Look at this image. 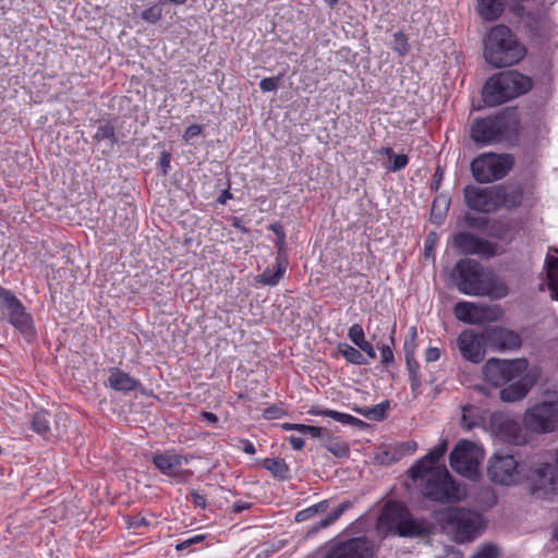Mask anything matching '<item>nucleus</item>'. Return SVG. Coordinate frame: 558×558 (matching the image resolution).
I'll list each match as a JSON object with an SVG mask.
<instances>
[{
  "label": "nucleus",
  "mask_w": 558,
  "mask_h": 558,
  "mask_svg": "<svg viewBox=\"0 0 558 558\" xmlns=\"http://www.w3.org/2000/svg\"><path fill=\"white\" fill-rule=\"evenodd\" d=\"M447 451V440H441L409 470L410 477L418 482L424 497L441 502H459L466 497L465 486L457 483L445 465L438 462Z\"/></svg>",
  "instance_id": "1"
},
{
  "label": "nucleus",
  "mask_w": 558,
  "mask_h": 558,
  "mask_svg": "<svg viewBox=\"0 0 558 558\" xmlns=\"http://www.w3.org/2000/svg\"><path fill=\"white\" fill-rule=\"evenodd\" d=\"M483 374L488 384L501 388L499 397L504 402L523 400L538 378V372L530 368L525 359H489Z\"/></svg>",
  "instance_id": "2"
},
{
  "label": "nucleus",
  "mask_w": 558,
  "mask_h": 558,
  "mask_svg": "<svg viewBox=\"0 0 558 558\" xmlns=\"http://www.w3.org/2000/svg\"><path fill=\"white\" fill-rule=\"evenodd\" d=\"M452 284L463 294L499 300L508 295L507 283L471 258L457 262L450 272Z\"/></svg>",
  "instance_id": "3"
},
{
  "label": "nucleus",
  "mask_w": 558,
  "mask_h": 558,
  "mask_svg": "<svg viewBox=\"0 0 558 558\" xmlns=\"http://www.w3.org/2000/svg\"><path fill=\"white\" fill-rule=\"evenodd\" d=\"M524 46L506 25H496L484 37V58L495 68L511 66L525 56Z\"/></svg>",
  "instance_id": "4"
},
{
  "label": "nucleus",
  "mask_w": 558,
  "mask_h": 558,
  "mask_svg": "<svg viewBox=\"0 0 558 558\" xmlns=\"http://www.w3.org/2000/svg\"><path fill=\"white\" fill-rule=\"evenodd\" d=\"M531 87L530 77L515 71L500 72L485 83L483 100L488 106H498L526 93Z\"/></svg>",
  "instance_id": "5"
},
{
  "label": "nucleus",
  "mask_w": 558,
  "mask_h": 558,
  "mask_svg": "<svg viewBox=\"0 0 558 558\" xmlns=\"http://www.w3.org/2000/svg\"><path fill=\"white\" fill-rule=\"evenodd\" d=\"M377 524L380 531L399 536H418L425 532L423 522L413 519L407 508L398 501L385 505Z\"/></svg>",
  "instance_id": "6"
},
{
  "label": "nucleus",
  "mask_w": 558,
  "mask_h": 558,
  "mask_svg": "<svg viewBox=\"0 0 558 558\" xmlns=\"http://www.w3.org/2000/svg\"><path fill=\"white\" fill-rule=\"evenodd\" d=\"M445 527L453 535L456 542L464 543L476 538L484 526L480 513L464 509L451 508L444 514Z\"/></svg>",
  "instance_id": "7"
},
{
  "label": "nucleus",
  "mask_w": 558,
  "mask_h": 558,
  "mask_svg": "<svg viewBox=\"0 0 558 558\" xmlns=\"http://www.w3.org/2000/svg\"><path fill=\"white\" fill-rule=\"evenodd\" d=\"M485 452L476 442L461 439L457 442L449 456L450 466L458 474L475 481L480 477V466Z\"/></svg>",
  "instance_id": "8"
},
{
  "label": "nucleus",
  "mask_w": 558,
  "mask_h": 558,
  "mask_svg": "<svg viewBox=\"0 0 558 558\" xmlns=\"http://www.w3.org/2000/svg\"><path fill=\"white\" fill-rule=\"evenodd\" d=\"M487 473L492 482L512 486L526 480L527 468L525 463L519 462L512 454L498 451L489 459Z\"/></svg>",
  "instance_id": "9"
},
{
  "label": "nucleus",
  "mask_w": 558,
  "mask_h": 558,
  "mask_svg": "<svg viewBox=\"0 0 558 558\" xmlns=\"http://www.w3.org/2000/svg\"><path fill=\"white\" fill-rule=\"evenodd\" d=\"M525 428L535 433H551L558 428V393L548 395L529 408L523 416Z\"/></svg>",
  "instance_id": "10"
},
{
  "label": "nucleus",
  "mask_w": 558,
  "mask_h": 558,
  "mask_svg": "<svg viewBox=\"0 0 558 558\" xmlns=\"http://www.w3.org/2000/svg\"><path fill=\"white\" fill-rule=\"evenodd\" d=\"M513 160L510 155L493 153L482 154L471 162V171L478 183H489L502 179L512 168Z\"/></svg>",
  "instance_id": "11"
},
{
  "label": "nucleus",
  "mask_w": 558,
  "mask_h": 558,
  "mask_svg": "<svg viewBox=\"0 0 558 558\" xmlns=\"http://www.w3.org/2000/svg\"><path fill=\"white\" fill-rule=\"evenodd\" d=\"M0 304L8 322L28 341L32 340L35 336L33 318L14 293L0 287Z\"/></svg>",
  "instance_id": "12"
},
{
  "label": "nucleus",
  "mask_w": 558,
  "mask_h": 558,
  "mask_svg": "<svg viewBox=\"0 0 558 558\" xmlns=\"http://www.w3.org/2000/svg\"><path fill=\"white\" fill-rule=\"evenodd\" d=\"M526 480L531 481L532 494L536 498L553 499L558 496V468L537 462L529 469Z\"/></svg>",
  "instance_id": "13"
},
{
  "label": "nucleus",
  "mask_w": 558,
  "mask_h": 558,
  "mask_svg": "<svg viewBox=\"0 0 558 558\" xmlns=\"http://www.w3.org/2000/svg\"><path fill=\"white\" fill-rule=\"evenodd\" d=\"M490 426L494 435L506 444L521 446L527 441V436L521 423L509 414L501 412L493 413Z\"/></svg>",
  "instance_id": "14"
},
{
  "label": "nucleus",
  "mask_w": 558,
  "mask_h": 558,
  "mask_svg": "<svg viewBox=\"0 0 558 558\" xmlns=\"http://www.w3.org/2000/svg\"><path fill=\"white\" fill-rule=\"evenodd\" d=\"M151 462L161 474L178 481H185L192 475L190 470L184 469L189 456L180 454L175 450L156 452L151 457Z\"/></svg>",
  "instance_id": "15"
},
{
  "label": "nucleus",
  "mask_w": 558,
  "mask_h": 558,
  "mask_svg": "<svg viewBox=\"0 0 558 558\" xmlns=\"http://www.w3.org/2000/svg\"><path fill=\"white\" fill-rule=\"evenodd\" d=\"M507 131L506 119L502 116L488 117L475 121L471 126V138L482 145L499 142Z\"/></svg>",
  "instance_id": "16"
},
{
  "label": "nucleus",
  "mask_w": 558,
  "mask_h": 558,
  "mask_svg": "<svg viewBox=\"0 0 558 558\" xmlns=\"http://www.w3.org/2000/svg\"><path fill=\"white\" fill-rule=\"evenodd\" d=\"M498 186L480 187L468 185L464 187V201L468 207L481 213H492L498 209L500 199Z\"/></svg>",
  "instance_id": "17"
},
{
  "label": "nucleus",
  "mask_w": 558,
  "mask_h": 558,
  "mask_svg": "<svg viewBox=\"0 0 558 558\" xmlns=\"http://www.w3.org/2000/svg\"><path fill=\"white\" fill-rule=\"evenodd\" d=\"M486 335L472 329L463 330L457 338V347L462 357L471 363L478 364L485 359Z\"/></svg>",
  "instance_id": "18"
},
{
  "label": "nucleus",
  "mask_w": 558,
  "mask_h": 558,
  "mask_svg": "<svg viewBox=\"0 0 558 558\" xmlns=\"http://www.w3.org/2000/svg\"><path fill=\"white\" fill-rule=\"evenodd\" d=\"M373 543L366 537L351 538L331 548L323 558H372Z\"/></svg>",
  "instance_id": "19"
},
{
  "label": "nucleus",
  "mask_w": 558,
  "mask_h": 558,
  "mask_svg": "<svg viewBox=\"0 0 558 558\" xmlns=\"http://www.w3.org/2000/svg\"><path fill=\"white\" fill-rule=\"evenodd\" d=\"M454 316L458 320L471 325H481L497 318L495 308L477 305L468 301H460L454 305Z\"/></svg>",
  "instance_id": "20"
},
{
  "label": "nucleus",
  "mask_w": 558,
  "mask_h": 558,
  "mask_svg": "<svg viewBox=\"0 0 558 558\" xmlns=\"http://www.w3.org/2000/svg\"><path fill=\"white\" fill-rule=\"evenodd\" d=\"M486 341L497 351L517 350L521 347L520 336L502 327H490L485 330Z\"/></svg>",
  "instance_id": "21"
},
{
  "label": "nucleus",
  "mask_w": 558,
  "mask_h": 558,
  "mask_svg": "<svg viewBox=\"0 0 558 558\" xmlns=\"http://www.w3.org/2000/svg\"><path fill=\"white\" fill-rule=\"evenodd\" d=\"M454 244L465 254H478L489 256L494 253L490 243L469 232L456 235Z\"/></svg>",
  "instance_id": "22"
},
{
  "label": "nucleus",
  "mask_w": 558,
  "mask_h": 558,
  "mask_svg": "<svg viewBox=\"0 0 558 558\" xmlns=\"http://www.w3.org/2000/svg\"><path fill=\"white\" fill-rule=\"evenodd\" d=\"M108 385L116 391L130 392L137 389L141 384L128 373L119 368H112L108 377Z\"/></svg>",
  "instance_id": "23"
},
{
  "label": "nucleus",
  "mask_w": 558,
  "mask_h": 558,
  "mask_svg": "<svg viewBox=\"0 0 558 558\" xmlns=\"http://www.w3.org/2000/svg\"><path fill=\"white\" fill-rule=\"evenodd\" d=\"M506 0H477L476 11L486 21H494L504 11Z\"/></svg>",
  "instance_id": "24"
},
{
  "label": "nucleus",
  "mask_w": 558,
  "mask_h": 558,
  "mask_svg": "<svg viewBox=\"0 0 558 558\" xmlns=\"http://www.w3.org/2000/svg\"><path fill=\"white\" fill-rule=\"evenodd\" d=\"M287 269V260L282 257H277L276 269H265L260 275L257 276L256 281L264 286H276L283 277Z\"/></svg>",
  "instance_id": "25"
},
{
  "label": "nucleus",
  "mask_w": 558,
  "mask_h": 558,
  "mask_svg": "<svg viewBox=\"0 0 558 558\" xmlns=\"http://www.w3.org/2000/svg\"><path fill=\"white\" fill-rule=\"evenodd\" d=\"M544 268L551 298L558 301V257L547 255Z\"/></svg>",
  "instance_id": "26"
},
{
  "label": "nucleus",
  "mask_w": 558,
  "mask_h": 558,
  "mask_svg": "<svg viewBox=\"0 0 558 558\" xmlns=\"http://www.w3.org/2000/svg\"><path fill=\"white\" fill-rule=\"evenodd\" d=\"M352 507V504L350 501H343L341 502L335 510H332L327 517L320 519L318 522L313 524L311 529L307 531V534H314L322 529H326L333 524L342 514L344 511L350 509Z\"/></svg>",
  "instance_id": "27"
},
{
  "label": "nucleus",
  "mask_w": 558,
  "mask_h": 558,
  "mask_svg": "<svg viewBox=\"0 0 558 558\" xmlns=\"http://www.w3.org/2000/svg\"><path fill=\"white\" fill-rule=\"evenodd\" d=\"M498 191L500 192V199L498 202L499 207L506 208H514L518 207L522 202V191L519 187L505 189L502 186H498Z\"/></svg>",
  "instance_id": "28"
},
{
  "label": "nucleus",
  "mask_w": 558,
  "mask_h": 558,
  "mask_svg": "<svg viewBox=\"0 0 558 558\" xmlns=\"http://www.w3.org/2000/svg\"><path fill=\"white\" fill-rule=\"evenodd\" d=\"M323 447L337 458L348 457L349 445L338 437L327 436L322 439Z\"/></svg>",
  "instance_id": "29"
},
{
  "label": "nucleus",
  "mask_w": 558,
  "mask_h": 558,
  "mask_svg": "<svg viewBox=\"0 0 558 558\" xmlns=\"http://www.w3.org/2000/svg\"><path fill=\"white\" fill-rule=\"evenodd\" d=\"M263 468L281 480L286 478L289 472L287 463L281 458H266L263 461Z\"/></svg>",
  "instance_id": "30"
},
{
  "label": "nucleus",
  "mask_w": 558,
  "mask_h": 558,
  "mask_svg": "<svg viewBox=\"0 0 558 558\" xmlns=\"http://www.w3.org/2000/svg\"><path fill=\"white\" fill-rule=\"evenodd\" d=\"M32 429L41 435L46 436L50 432L49 414L46 411L36 412L32 417Z\"/></svg>",
  "instance_id": "31"
},
{
  "label": "nucleus",
  "mask_w": 558,
  "mask_h": 558,
  "mask_svg": "<svg viewBox=\"0 0 558 558\" xmlns=\"http://www.w3.org/2000/svg\"><path fill=\"white\" fill-rule=\"evenodd\" d=\"M328 508H329V501L322 500L315 505L307 507L306 509L299 511L295 514V521L303 522L307 519L313 518L314 515H316L318 513H324Z\"/></svg>",
  "instance_id": "32"
},
{
  "label": "nucleus",
  "mask_w": 558,
  "mask_h": 558,
  "mask_svg": "<svg viewBox=\"0 0 558 558\" xmlns=\"http://www.w3.org/2000/svg\"><path fill=\"white\" fill-rule=\"evenodd\" d=\"M338 351L349 363L355 365H362L365 363L363 354L348 343H339Z\"/></svg>",
  "instance_id": "33"
},
{
  "label": "nucleus",
  "mask_w": 558,
  "mask_h": 558,
  "mask_svg": "<svg viewBox=\"0 0 558 558\" xmlns=\"http://www.w3.org/2000/svg\"><path fill=\"white\" fill-rule=\"evenodd\" d=\"M388 407H389V402L384 401L374 407L355 409V411L366 418L379 421V420L384 418Z\"/></svg>",
  "instance_id": "34"
},
{
  "label": "nucleus",
  "mask_w": 558,
  "mask_h": 558,
  "mask_svg": "<svg viewBox=\"0 0 558 558\" xmlns=\"http://www.w3.org/2000/svg\"><path fill=\"white\" fill-rule=\"evenodd\" d=\"M481 417L477 415V410L472 405H465L462 408V426L470 430L480 424Z\"/></svg>",
  "instance_id": "35"
},
{
  "label": "nucleus",
  "mask_w": 558,
  "mask_h": 558,
  "mask_svg": "<svg viewBox=\"0 0 558 558\" xmlns=\"http://www.w3.org/2000/svg\"><path fill=\"white\" fill-rule=\"evenodd\" d=\"M391 48L399 56H405L409 52L408 37L403 32H396L392 36Z\"/></svg>",
  "instance_id": "36"
},
{
  "label": "nucleus",
  "mask_w": 558,
  "mask_h": 558,
  "mask_svg": "<svg viewBox=\"0 0 558 558\" xmlns=\"http://www.w3.org/2000/svg\"><path fill=\"white\" fill-rule=\"evenodd\" d=\"M94 138L98 142L109 140L111 144L117 142L114 128L111 123H104L97 128Z\"/></svg>",
  "instance_id": "37"
},
{
  "label": "nucleus",
  "mask_w": 558,
  "mask_h": 558,
  "mask_svg": "<svg viewBox=\"0 0 558 558\" xmlns=\"http://www.w3.org/2000/svg\"><path fill=\"white\" fill-rule=\"evenodd\" d=\"M141 17L145 22L150 23V24H156L157 22H159L162 17V9L160 7V3L153 4L149 8L145 9L142 12Z\"/></svg>",
  "instance_id": "38"
},
{
  "label": "nucleus",
  "mask_w": 558,
  "mask_h": 558,
  "mask_svg": "<svg viewBox=\"0 0 558 558\" xmlns=\"http://www.w3.org/2000/svg\"><path fill=\"white\" fill-rule=\"evenodd\" d=\"M449 204H450V202L447 196H445V195L437 196L433 202L432 215L436 218L437 217L441 218L444 213H446L448 210Z\"/></svg>",
  "instance_id": "39"
},
{
  "label": "nucleus",
  "mask_w": 558,
  "mask_h": 558,
  "mask_svg": "<svg viewBox=\"0 0 558 558\" xmlns=\"http://www.w3.org/2000/svg\"><path fill=\"white\" fill-rule=\"evenodd\" d=\"M348 337L356 347L365 341L364 330L359 324H354L349 328Z\"/></svg>",
  "instance_id": "40"
},
{
  "label": "nucleus",
  "mask_w": 558,
  "mask_h": 558,
  "mask_svg": "<svg viewBox=\"0 0 558 558\" xmlns=\"http://www.w3.org/2000/svg\"><path fill=\"white\" fill-rule=\"evenodd\" d=\"M409 163V158L404 154L393 155L391 157V162L387 166V169L391 172H397L401 169H404Z\"/></svg>",
  "instance_id": "41"
},
{
  "label": "nucleus",
  "mask_w": 558,
  "mask_h": 558,
  "mask_svg": "<svg viewBox=\"0 0 558 558\" xmlns=\"http://www.w3.org/2000/svg\"><path fill=\"white\" fill-rule=\"evenodd\" d=\"M204 128L199 124H192L190 125L184 134H183V141L189 145H194V137H197L202 134Z\"/></svg>",
  "instance_id": "42"
},
{
  "label": "nucleus",
  "mask_w": 558,
  "mask_h": 558,
  "mask_svg": "<svg viewBox=\"0 0 558 558\" xmlns=\"http://www.w3.org/2000/svg\"><path fill=\"white\" fill-rule=\"evenodd\" d=\"M330 414H331L332 420H335L339 423H342V424L357 425L359 423H361V421L359 418H356L353 415L348 414V413H342V412L332 410V412Z\"/></svg>",
  "instance_id": "43"
},
{
  "label": "nucleus",
  "mask_w": 558,
  "mask_h": 558,
  "mask_svg": "<svg viewBox=\"0 0 558 558\" xmlns=\"http://www.w3.org/2000/svg\"><path fill=\"white\" fill-rule=\"evenodd\" d=\"M280 76L265 77L259 82V88L264 93L275 92L279 87Z\"/></svg>",
  "instance_id": "44"
},
{
  "label": "nucleus",
  "mask_w": 558,
  "mask_h": 558,
  "mask_svg": "<svg viewBox=\"0 0 558 558\" xmlns=\"http://www.w3.org/2000/svg\"><path fill=\"white\" fill-rule=\"evenodd\" d=\"M498 549L494 545H485L478 549L471 558H497Z\"/></svg>",
  "instance_id": "45"
},
{
  "label": "nucleus",
  "mask_w": 558,
  "mask_h": 558,
  "mask_svg": "<svg viewBox=\"0 0 558 558\" xmlns=\"http://www.w3.org/2000/svg\"><path fill=\"white\" fill-rule=\"evenodd\" d=\"M204 539H205V536L203 534H197V535L187 537V538L181 541L180 543H178L175 545V549L178 551H182L192 545L202 543Z\"/></svg>",
  "instance_id": "46"
},
{
  "label": "nucleus",
  "mask_w": 558,
  "mask_h": 558,
  "mask_svg": "<svg viewBox=\"0 0 558 558\" xmlns=\"http://www.w3.org/2000/svg\"><path fill=\"white\" fill-rule=\"evenodd\" d=\"M381 363L390 365L393 362V352L389 344H383L380 348Z\"/></svg>",
  "instance_id": "47"
},
{
  "label": "nucleus",
  "mask_w": 558,
  "mask_h": 558,
  "mask_svg": "<svg viewBox=\"0 0 558 558\" xmlns=\"http://www.w3.org/2000/svg\"><path fill=\"white\" fill-rule=\"evenodd\" d=\"M190 500L193 502L195 507L204 509L206 507V498L198 492L193 490L191 493Z\"/></svg>",
  "instance_id": "48"
},
{
  "label": "nucleus",
  "mask_w": 558,
  "mask_h": 558,
  "mask_svg": "<svg viewBox=\"0 0 558 558\" xmlns=\"http://www.w3.org/2000/svg\"><path fill=\"white\" fill-rule=\"evenodd\" d=\"M440 357V350L435 347H430L425 351L426 362H436Z\"/></svg>",
  "instance_id": "49"
},
{
  "label": "nucleus",
  "mask_w": 558,
  "mask_h": 558,
  "mask_svg": "<svg viewBox=\"0 0 558 558\" xmlns=\"http://www.w3.org/2000/svg\"><path fill=\"white\" fill-rule=\"evenodd\" d=\"M357 348L360 350H362L363 352H365L371 359H375L376 357V353L374 351V348H373V345L368 341L365 340L361 345H357Z\"/></svg>",
  "instance_id": "50"
},
{
  "label": "nucleus",
  "mask_w": 558,
  "mask_h": 558,
  "mask_svg": "<svg viewBox=\"0 0 558 558\" xmlns=\"http://www.w3.org/2000/svg\"><path fill=\"white\" fill-rule=\"evenodd\" d=\"M435 233H429L425 240L424 251L425 255L428 256L435 244Z\"/></svg>",
  "instance_id": "51"
},
{
  "label": "nucleus",
  "mask_w": 558,
  "mask_h": 558,
  "mask_svg": "<svg viewBox=\"0 0 558 558\" xmlns=\"http://www.w3.org/2000/svg\"><path fill=\"white\" fill-rule=\"evenodd\" d=\"M289 442L294 450H301L304 447V440L298 436H290Z\"/></svg>",
  "instance_id": "52"
},
{
  "label": "nucleus",
  "mask_w": 558,
  "mask_h": 558,
  "mask_svg": "<svg viewBox=\"0 0 558 558\" xmlns=\"http://www.w3.org/2000/svg\"><path fill=\"white\" fill-rule=\"evenodd\" d=\"M283 411L279 408H270L265 411V417L267 418H278L281 417Z\"/></svg>",
  "instance_id": "53"
},
{
  "label": "nucleus",
  "mask_w": 558,
  "mask_h": 558,
  "mask_svg": "<svg viewBox=\"0 0 558 558\" xmlns=\"http://www.w3.org/2000/svg\"><path fill=\"white\" fill-rule=\"evenodd\" d=\"M332 410H322V409H318V408H312L307 411L308 414H312V415H317V416H327V417H330L331 418V413Z\"/></svg>",
  "instance_id": "54"
},
{
  "label": "nucleus",
  "mask_w": 558,
  "mask_h": 558,
  "mask_svg": "<svg viewBox=\"0 0 558 558\" xmlns=\"http://www.w3.org/2000/svg\"><path fill=\"white\" fill-rule=\"evenodd\" d=\"M323 428L318 426H311L306 435H310L312 438H320L323 436Z\"/></svg>",
  "instance_id": "55"
},
{
  "label": "nucleus",
  "mask_w": 558,
  "mask_h": 558,
  "mask_svg": "<svg viewBox=\"0 0 558 558\" xmlns=\"http://www.w3.org/2000/svg\"><path fill=\"white\" fill-rule=\"evenodd\" d=\"M160 165L163 169V173H167V168H169L170 166V154L169 153H166L163 151L161 157H160Z\"/></svg>",
  "instance_id": "56"
},
{
  "label": "nucleus",
  "mask_w": 558,
  "mask_h": 558,
  "mask_svg": "<svg viewBox=\"0 0 558 558\" xmlns=\"http://www.w3.org/2000/svg\"><path fill=\"white\" fill-rule=\"evenodd\" d=\"M441 179H442V172L440 170H437L433 177L432 187L435 190H438Z\"/></svg>",
  "instance_id": "57"
},
{
  "label": "nucleus",
  "mask_w": 558,
  "mask_h": 558,
  "mask_svg": "<svg viewBox=\"0 0 558 558\" xmlns=\"http://www.w3.org/2000/svg\"><path fill=\"white\" fill-rule=\"evenodd\" d=\"M232 226L240 230L243 233H247L248 229L241 222V220L236 217L232 218Z\"/></svg>",
  "instance_id": "58"
},
{
  "label": "nucleus",
  "mask_w": 558,
  "mask_h": 558,
  "mask_svg": "<svg viewBox=\"0 0 558 558\" xmlns=\"http://www.w3.org/2000/svg\"><path fill=\"white\" fill-rule=\"evenodd\" d=\"M243 451L247 454H254L256 450L250 440H243Z\"/></svg>",
  "instance_id": "59"
},
{
  "label": "nucleus",
  "mask_w": 558,
  "mask_h": 558,
  "mask_svg": "<svg viewBox=\"0 0 558 558\" xmlns=\"http://www.w3.org/2000/svg\"><path fill=\"white\" fill-rule=\"evenodd\" d=\"M202 416L210 424H216L218 422V417L211 412H203Z\"/></svg>",
  "instance_id": "60"
},
{
  "label": "nucleus",
  "mask_w": 558,
  "mask_h": 558,
  "mask_svg": "<svg viewBox=\"0 0 558 558\" xmlns=\"http://www.w3.org/2000/svg\"><path fill=\"white\" fill-rule=\"evenodd\" d=\"M248 507H250V505H248V504L239 501V502H235V504L232 506V510H233V512H236V513H238V512H241V511H243V510L247 509Z\"/></svg>",
  "instance_id": "61"
},
{
  "label": "nucleus",
  "mask_w": 558,
  "mask_h": 558,
  "mask_svg": "<svg viewBox=\"0 0 558 558\" xmlns=\"http://www.w3.org/2000/svg\"><path fill=\"white\" fill-rule=\"evenodd\" d=\"M310 425L305 424H296V427H294V430L299 432L300 434L306 435L308 432Z\"/></svg>",
  "instance_id": "62"
},
{
  "label": "nucleus",
  "mask_w": 558,
  "mask_h": 558,
  "mask_svg": "<svg viewBox=\"0 0 558 558\" xmlns=\"http://www.w3.org/2000/svg\"><path fill=\"white\" fill-rule=\"evenodd\" d=\"M380 155L387 156L389 159L393 156V151L390 147H383L378 151Z\"/></svg>",
  "instance_id": "63"
},
{
  "label": "nucleus",
  "mask_w": 558,
  "mask_h": 558,
  "mask_svg": "<svg viewBox=\"0 0 558 558\" xmlns=\"http://www.w3.org/2000/svg\"><path fill=\"white\" fill-rule=\"evenodd\" d=\"M231 198V194L228 191H225L218 198L220 204H226L227 199Z\"/></svg>",
  "instance_id": "64"
}]
</instances>
